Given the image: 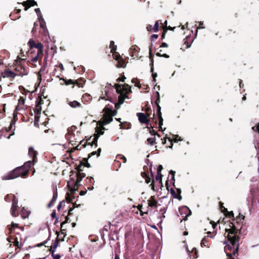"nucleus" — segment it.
<instances>
[{
  "label": "nucleus",
  "mask_w": 259,
  "mask_h": 259,
  "mask_svg": "<svg viewBox=\"0 0 259 259\" xmlns=\"http://www.w3.org/2000/svg\"><path fill=\"white\" fill-rule=\"evenodd\" d=\"M232 229H225V236L227 238V242L224 247V250L229 259H235L233 257L236 254H238L239 249V242L240 240V231L234 226Z\"/></svg>",
  "instance_id": "1"
},
{
  "label": "nucleus",
  "mask_w": 259,
  "mask_h": 259,
  "mask_svg": "<svg viewBox=\"0 0 259 259\" xmlns=\"http://www.w3.org/2000/svg\"><path fill=\"white\" fill-rule=\"evenodd\" d=\"M31 167V160L24 163V165L18 166L13 170L10 171L7 175L3 176L2 179L3 180H13L21 177L23 178H27L28 176V172Z\"/></svg>",
  "instance_id": "2"
},
{
  "label": "nucleus",
  "mask_w": 259,
  "mask_h": 259,
  "mask_svg": "<svg viewBox=\"0 0 259 259\" xmlns=\"http://www.w3.org/2000/svg\"><path fill=\"white\" fill-rule=\"evenodd\" d=\"M114 88L116 89V92L119 94L118 99V103L122 104L124 100L128 98V94L132 92L131 87L128 84H120L115 83Z\"/></svg>",
  "instance_id": "3"
},
{
  "label": "nucleus",
  "mask_w": 259,
  "mask_h": 259,
  "mask_svg": "<svg viewBox=\"0 0 259 259\" xmlns=\"http://www.w3.org/2000/svg\"><path fill=\"white\" fill-rule=\"evenodd\" d=\"M77 170V173L76 175V179L75 181L73 178H71V180L73 181V185H74L73 189L70 190L72 191V193H74V191L78 190L80 182L81 181L82 179L84 178L86 176L85 174L83 172L82 169H76Z\"/></svg>",
  "instance_id": "4"
},
{
  "label": "nucleus",
  "mask_w": 259,
  "mask_h": 259,
  "mask_svg": "<svg viewBox=\"0 0 259 259\" xmlns=\"http://www.w3.org/2000/svg\"><path fill=\"white\" fill-rule=\"evenodd\" d=\"M28 45L30 48V51H32L33 49H37L36 53H38V55L43 53L44 46L38 41L34 40L33 39H30L28 42Z\"/></svg>",
  "instance_id": "5"
},
{
  "label": "nucleus",
  "mask_w": 259,
  "mask_h": 259,
  "mask_svg": "<svg viewBox=\"0 0 259 259\" xmlns=\"http://www.w3.org/2000/svg\"><path fill=\"white\" fill-rule=\"evenodd\" d=\"M245 217L241 214L240 213H239L238 216L236 217V219H235V222H230L229 224V229H232L233 228V226H234L236 228H238L240 231V234L241 233V229L242 228V226L241 225V223H242V221L244 220Z\"/></svg>",
  "instance_id": "6"
},
{
  "label": "nucleus",
  "mask_w": 259,
  "mask_h": 259,
  "mask_svg": "<svg viewBox=\"0 0 259 259\" xmlns=\"http://www.w3.org/2000/svg\"><path fill=\"white\" fill-rule=\"evenodd\" d=\"M165 186L166 187V189L168 191H170V192L171 194V195L173 196L174 198L178 199L179 200H181L182 199V197L181 195V190L180 188H177L176 190L177 192V193H176L174 189L172 188H171L170 189H169V185L168 183V180L166 181L165 183Z\"/></svg>",
  "instance_id": "7"
},
{
  "label": "nucleus",
  "mask_w": 259,
  "mask_h": 259,
  "mask_svg": "<svg viewBox=\"0 0 259 259\" xmlns=\"http://www.w3.org/2000/svg\"><path fill=\"white\" fill-rule=\"evenodd\" d=\"M137 116L138 117V119L141 123L145 124L146 125L149 124L150 118L149 115H146L143 113H137Z\"/></svg>",
  "instance_id": "8"
},
{
  "label": "nucleus",
  "mask_w": 259,
  "mask_h": 259,
  "mask_svg": "<svg viewBox=\"0 0 259 259\" xmlns=\"http://www.w3.org/2000/svg\"><path fill=\"white\" fill-rule=\"evenodd\" d=\"M149 169H150V176H149V175H148L145 178V182L147 184H149L151 182V180L152 179V183H151V184H150V186H151L152 190H153V191H155V185H154V174H153V172L152 171V168L150 167Z\"/></svg>",
  "instance_id": "9"
},
{
  "label": "nucleus",
  "mask_w": 259,
  "mask_h": 259,
  "mask_svg": "<svg viewBox=\"0 0 259 259\" xmlns=\"http://www.w3.org/2000/svg\"><path fill=\"white\" fill-rule=\"evenodd\" d=\"M37 152L34 150L33 148L29 147L28 149V155L30 157H32L31 166L34 165L37 162Z\"/></svg>",
  "instance_id": "10"
},
{
  "label": "nucleus",
  "mask_w": 259,
  "mask_h": 259,
  "mask_svg": "<svg viewBox=\"0 0 259 259\" xmlns=\"http://www.w3.org/2000/svg\"><path fill=\"white\" fill-rule=\"evenodd\" d=\"M1 75L3 78L7 77L10 78L11 80H13L17 75V74L9 69H6L2 72Z\"/></svg>",
  "instance_id": "11"
},
{
  "label": "nucleus",
  "mask_w": 259,
  "mask_h": 259,
  "mask_svg": "<svg viewBox=\"0 0 259 259\" xmlns=\"http://www.w3.org/2000/svg\"><path fill=\"white\" fill-rule=\"evenodd\" d=\"M89 158H88V157L87 158H83L82 159L79 161V163L78 165L75 164V169H81V167H82V166H85L88 168L91 167V164L88 162Z\"/></svg>",
  "instance_id": "12"
},
{
  "label": "nucleus",
  "mask_w": 259,
  "mask_h": 259,
  "mask_svg": "<svg viewBox=\"0 0 259 259\" xmlns=\"http://www.w3.org/2000/svg\"><path fill=\"white\" fill-rule=\"evenodd\" d=\"M163 169V166L162 165H159L157 169V175L155 177V180L159 182L160 184L161 187H163L162 182V175L161 174V170Z\"/></svg>",
  "instance_id": "13"
},
{
  "label": "nucleus",
  "mask_w": 259,
  "mask_h": 259,
  "mask_svg": "<svg viewBox=\"0 0 259 259\" xmlns=\"http://www.w3.org/2000/svg\"><path fill=\"white\" fill-rule=\"evenodd\" d=\"M24 7V10L27 11L29 8L32 6H37V2L34 0H27L22 4Z\"/></svg>",
  "instance_id": "14"
},
{
  "label": "nucleus",
  "mask_w": 259,
  "mask_h": 259,
  "mask_svg": "<svg viewBox=\"0 0 259 259\" xmlns=\"http://www.w3.org/2000/svg\"><path fill=\"white\" fill-rule=\"evenodd\" d=\"M179 210L181 214L183 213H184L186 214V215L185 217V218L184 219V220L186 221L188 219V217L190 216L192 212L191 210L187 207V206H183L181 208L179 209Z\"/></svg>",
  "instance_id": "15"
},
{
  "label": "nucleus",
  "mask_w": 259,
  "mask_h": 259,
  "mask_svg": "<svg viewBox=\"0 0 259 259\" xmlns=\"http://www.w3.org/2000/svg\"><path fill=\"white\" fill-rule=\"evenodd\" d=\"M148 206L151 208H156L158 206V202L155 199L154 196H152L148 200Z\"/></svg>",
  "instance_id": "16"
},
{
  "label": "nucleus",
  "mask_w": 259,
  "mask_h": 259,
  "mask_svg": "<svg viewBox=\"0 0 259 259\" xmlns=\"http://www.w3.org/2000/svg\"><path fill=\"white\" fill-rule=\"evenodd\" d=\"M152 44L151 43V45L149 46V59L150 60V65L151 66V72H153L154 71V59H153V56L154 55L152 54Z\"/></svg>",
  "instance_id": "17"
},
{
  "label": "nucleus",
  "mask_w": 259,
  "mask_h": 259,
  "mask_svg": "<svg viewBox=\"0 0 259 259\" xmlns=\"http://www.w3.org/2000/svg\"><path fill=\"white\" fill-rule=\"evenodd\" d=\"M43 56V53H41V54H39L38 53H36V55L33 57L32 58L30 61V63L36 66V65H34V63L36 62L37 61L40 62L41 58Z\"/></svg>",
  "instance_id": "18"
},
{
  "label": "nucleus",
  "mask_w": 259,
  "mask_h": 259,
  "mask_svg": "<svg viewBox=\"0 0 259 259\" xmlns=\"http://www.w3.org/2000/svg\"><path fill=\"white\" fill-rule=\"evenodd\" d=\"M112 106L108 104L106 105L103 110V111L105 113L104 115H110L112 112Z\"/></svg>",
  "instance_id": "19"
},
{
  "label": "nucleus",
  "mask_w": 259,
  "mask_h": 259,
  "mask_svg": "<svg viewBox=\"0 0 259 259\" xmlns=\"http://www.w3.org/2000/svg\"><path fill=\"white\" fill-rule=\"evenodd\" d=\"M57 197H58L57 191H54L53 192V196L52 199L51 200V201L50 202V203L48 204V207L51 208L52 206H53L54 205V204L57 199Z\"/></svg>",
  "instance_id": "20"
},
{
  "label": "nucleus",
  "mask_w": 259,
  "mask_h": 259,
  "mask_svg": "<svg viewBox=\"0 0 259 259\" xmlns=\"http://www.w3.org/2000/svg\"><path fill=\"white\" fill-rule=\"evenodd\" d=\"M175 138L173 139H171L170 138H168V140L170 142V145L168 146V148H172L173 144L172 142H174L175 143L178 142V141H182V139L180 137H179L178 135H175Z\"/></svg>",
  "instance_id": "21"
},
{
  "label": "nucleus",
  "mask_w": 259,
  "mask_h": 259,
  "mask_svg": "<svg viewBox=\"0 0 259 259\" xmlns=\"http://www.w3.org/2000/svg\"><path fill=\"white\" fill-rule=\"evenodd\" d=\"M68 104L73 108L82 107L81 104L75 100L73 101H68Z\"/></svg>",
  "instance_id": "22"
},
{
  "label": "nucleus",
  "mask_w": 259,
  "mask_h": 259,
  "mask_svg": "<svg viewBox=\"0 0 259 259\" xmlns=\"http://www.w3.org/2000/svg\"><path fill=\"white\" fill-rule=\"evenodd\" d=\"M156 115L158 117V120L160 122V124H163V119L162 117V113L161 112V107L160 106H158L156 109Z\"/></svg>",
  "instance_id": "23"
},
{
  "label": "nucleus",
  "mask_w": 259,
  "mask_h": 259,
  "mask_svg": "<svg viewBox=\"0 0 259 259\" xmlns=\"http://www.w3.org/2000/svg\"><path fill=\"white\" fill-rule=\"evenodd\" d=\"M126 66L125 61L122 57L117 61V63L116 65L117 68H125Z\"/></svg>",
  "instance_id": "24"
},
{
  "label": "nucleus",
  "mask_w": 259,
  "mask_h": 259,
  "mask_svg": "<svg viewBox=\"0 0 259 259\" xmlns=\"http://www.w3.org/2000/svg\"><path fill=\"white\" fill-rule=\"evenodd\" d=\"M103 124L104 125H106L107 124H109L113 120V117L112 116L110 115H104L103 116Z\"/></svg>",
  "instance_id": "25"
},
{
  "label": "nucleus",
  "mask_w": 259,
  "mask_h": 259,
  "mask_svg": "<svg viewBox=\"0 0 259 259\" xmlns=\"http://www.w3.org/2000/svg\"><path fill=\"white\" fill-rule=\"evenodd\" d=\"M238 33L236 32V31H234L232 29H229L227 31L226 35L229 38H236L238 35Z\"/></svg>",
  "instance_id": "26"
},
{
  "label": "nucleus",
  "mask_w": 259,
  "mask_h": 259,
  "mask_svg": "<svg viewBox=\"0 0 259 259\" xmlns=\"http://www.w3.org/2000/svg\"><path fill=\"white\" fill-rule=\"evenodd\" d=\"M85 80L82 78H79L78 79L74 80V84L76 85L79 88H82L83 84L85 83Z\"/></svg>",
  "instance_id": "27"
},
{
  "label": "nucleus",
  "mask_w": 259,
  "mask_h": 259,
  "mask_svg": "<svg viewBox=\"0 0 259 259\" xmlns=\"http://www.w3.org/2000/svg\"><path fill=\"white\" fill-rule=\"evenodd\" d=\"M30 212L23 207L20 211V214L21 217L24 219L28 217Z\"/></svg>",
  "instance_id": "28"
},
{
  "label": "nucleus",
  "mask_w": 259,
  "mask_h": 259,
  "mask_svg": "<svg viewBox=\"0 0 259 259\" xmlns=\"http://www.w3.org/2000/svg\"><path fill=\"white\" fill-rule=\"evenodd\" d=\"M92 99V96L88 93L84 94L81 98L82 101L86 103H89Z\"/></svg>",
  "instance_id": "29"
},
{
  "label": "nucleus",
  "mask_w": 259,
  "mask_h": 259,
  "mask_svg": "<svg viewBox=\"0 0 259 259\" xmlns=\"http://www.w3.org/2000/svg\"><path fill=\"white\" fill-rule=\"evenodd\" d=\"M120 128L121 129H130L131 128L132 124L131 123L128 122H123L120 123Z\"/></svg>",
  "instance_id": "30"
},
{
  "label": "nucleus",
  "mask_w": 259,
  "mask_h": 259,
  "mask_svg": "<svg viewBox=\"0 0 259 259\" xmlns=\"http://www.w3.org/2000/svg\"><path fill=\"white\" fill-rule=\"evenodd\" d=\"M59 239L57 237L56 238V240L55 242L53 243V245L51 246V248L50 249V251H55L56 249L59 245Z\"/></svg>",
  "instance_id": "31"
},
{
  "label": "nucleus",
  "mask_w": 259,
  "mask_h": 259,
  "mask_svg": "<svg viewBox=\"0 0 259 259\" xmlns=\"http://www.w3.org/2000/svg\"><path fill=\"white\" fill-rule=\"evenodd\" d=\"M16 121V120L15 119V117H14V118L11 120V123H10V126H9V127L8 128H5V130L3 129L1 131V132L4 133V131H5L6 132H8L10 131L12 129L13 125H14L15 124Z\"/></svg>",
  "instance_id": "32"
},
{
  "label": "nucleus",
  "mask_w": 259,
  "mask_h": 259,
  "mask_svg": "<svg viewBox=\"0 0 259 259\" xmlns=\"http://www.w3.org/2000/svg\"><path fill=\"white\" fill-rule=\"evenodd\" d=\"M99 138V135L98 134H95L94 138L93 139V140L91 143L89 142V145H91V146H93L94 145H95L96 147L98 146V139Z\"/></svg>",
  "instance_id": "33"
},
{
  "label": "nucleus",
  "mask_w": 259,
  "mask_h": 259,
  "mask_svg": "<svg viewBox=\"0 0 259 259\" xmlns=\"http://www.w3.org/2000/svg\"><path fill=\"white\" fill-rule=\"evenodd\" d=\"M110 48L111 49V53L114 54L116 53V51L117 50V46L115 45L114 41L111 40L110 42Z\"/></svg>",
  "instance_id": "34"
},
{
  "label": "nucleus",
  "mask_w": 259,
  "mask_h": 259,
  "mask_svg": "<svg viewBox=\"0 0 259 259\" xmlns=\"http://www.w3.org/2000/svg\"><path fill=\"white\" fill-rule=\"evenodd\" d=\"M18 207H11V214L13 217H16L18 215Z\"/></svg>",
  "instance_id": "35"
},
{
  "label": "nucleus",
  "mask_w": 259,
  "mask_h": 259,
  "mask_svg": "<svg viewBox=\"0 0 259 259\" xmlns=\"http://www.w3.org/2000/svg\"><path fill=\"white\" fill-rule=\"evenodd\" d=\"M91 137H90L89 139H88L87 140H86V141H84V140L80 141L79 145H81V146H80L81 148H85L87 144L89 145V141L91 139Z\"/></svg>",
  "instance_id": "36"
},
{
  "label": "nucleus",
  "mask_w": 259,
  "mask_h": 259,
  "mask_svg": "<svg viewBox=\"0 0 259 259\" xmlns=\"http://www.w3.org/2000/svg\"><path fill=\"white\" fill-rule=\"evenodd\" d=\"M41 111V105L36 104L35 105V108L34 109V111L36 114H40Z\"/></svg>",
  "instance_id": "37"
},
{
  "label": "nucleus",
  "mask_w": 259,
  "mask_h": 259,
  "mask_svg": "<svg viewBox=\"0 0 259 259\" xmlns=\"http://www.w3.org/2000/svg\"><path fill=\"white\" fill-rule=\"evenodd\" d=\"M225 216L227 218L232 219V221H235L234 215L233 211H228L226 213Z\"/></svg>",
  "instance_id": "38"
},
{
  "label": "nucleus",
  "mask_w": 259,
  "mask_h": 259,
  "mask_svg": "<svg viewBox=\"0 0 259 259\" xmlns=\"http://www.w3.org/2000/svg\"><path fill=\"white\" fill-rule=\"evenodd\" d=\"M18 227H19V226H18V224H16V223H14L13 222L11 224V227H9V234H11L12 233L13 229H14V228H18Z\"/></svg>",
  "instance_id": "39"
},
{
  "label": "nucleus",
  "mask_w": 259,
  "mask_h": 259,
  "mask_svg": "<svg viewBox=\"0 0 259 259\" xmlns=\"http://www.w3.org/2000/svg\"><path fill=\"white\" fill-rule=\"evenodd\" d=\"M132 82L135 83V86L139 88H141V84L139 80L137 78H133L132 80Z\"/></svg>",
  "instance_id": "40"
},
{
  "label": "nucleus",
  "mask_w": 259,
  "mask_h": 259,
  "mask_svg": "<svg viewBox=\"0 0 259 259\" xmlns=\"http://www.w3.org/2000/svg\"><path fill=\"white\" fill-rule=\"evenodd\" d=\"M13 197L11 207H18V200L16 199L14 195H13Z\"/></svg>",
  "instance_id": "41"
},
{
  "label": "nucleus",
  "mask_w": 259,
  "mask_h": 259,
  "mask_svg": "<svg viewBox=\"0 0 259 259\" xmlns=\"http://www.w3.org/2000/svg\"><path fill=\"white\" fill-rule=\"evenodd\" d=\"M159 21H156L155 23L154 26L153 28V31L157 32L159 30Z\"/></svg>",
  "instance_id": "42"
},
{
  "label": "nucleus",
  "mask_w": 259,
  "mask_h": 259,
  "mask_svg": "<svg viewBox=\"0 0 259 259\" xmlns=\"http://www.w3.org/2000/svg\"><path fill=\"white\" fill-rule=\"evenodd\" d=\"M147 142H148V144L152 146L156 143L155 138H149L147 139Z\"/></svg>",
  "instance_id": "43"
},
{
  "label": "nucleus",
  "mask_w": 259,
  "mask_h": 259,
  "mask_svg": "<svg viewBox=\"0 0 259 259\" xmlns=\"http://www.w3.org/2000/svg\"><path fill=\"white\" fill-rule=\"evenodd\" d=\"M15 70L17 71H19L20 74L23 75V72L25 71V69L22 66H18L15 68Z\"/></svg>",
  "instance_id": "44"
},
{
  "label": "nucleus",
  "mask_w": 259,
  "mask_h": 259,
  "mask_svg": "<svg viewBox=\"0 0 259 259\" xmlns=\"http://www.w3.org/2000/svg\"><path fill=\"white\" fill-rule=\"evenodd\" d=\"M116 158L117 159H118L119 160H122V162L123 163H125L126 161V158L125 156H124L123 155H121V154H119V155H117L116 156Z\"/></svg>",
  "instance_id": "45"
},
{
  "label": "nucleus",
  "mask_w": 259,
  "mask_h": 259,
  "mask_svg": "<svg viewBox=\"0 0 259 259\" xmlns=\"http://www.w3.org/2000/svg\"><path fill=\"white\" fill-rule=\"evenodd\" d=\"M38 20H39V21L40 27L44 29L46 28V23H45L43 18H40V19H38Z\"/></svg>",
  "instance_id": "46"
},
{
  "label": "nucleus",
  "mask_w": 259,
  "mask_h": 259,
  "mask_svg": "<svg viewBox=\"0 0 259 259\" xmlns=\"http://www.w3.org/2000/svg\"><path fill=\"white\" fill-rule=\"evenodd\" d=\"M74 198V197L71 196L69 193H67L66 196V200L68 201V203L72 202L73 198Z\"/></svg>",
  "instance_id": "47"
},
{
  "label": "nucleus",
  "mask_w": 259,
  "mask_h": 259,
  "mask_svg": "<svg viewBox=\"0 0 259 259\" xmlns=\"http://www.w3.org/2000/svg\"><path fill=\"white\" fill-rule=\"evenodd\" d=\"M69 215H67L65 217V220L63 222H62L61 224V228H63V225L66 223H69L71 222V220L69 217Z\"/></svg>",
  "instance_id": "48"
},
{
  "label": "nucleus",
  "mask_w": 259,
  "mask_h": 259,
  "mask_svg": "<svg viewBox=\"0 0 259 259\" xmlns=\"http://www.w3.org/2000/svg\"><path fill=\"white\" fill-rule=\"evenodd\" d=\"M113 58L117 61H118L121 58H122V57L120 55V54L118 52H116V53L113 54Z\"/></svg>",
  "instance_id": "49"
},
{
  "label": "nucleus",
  "mask_w": 259,
  "mask_h": 259,
  "mask_svg": "<svg viewBox=\"0 0 259 259\" xmlns=\"http://www.w3.org/2000/svg\"><path fill=\"white\" fill-rule=\"evenodd\" d=\"M156 94L157 96V99L155 101V104L156 105V107H158V106H159V103H160V94L158 92H156Z\"/></svg>",
  "instance_id": "50"
},
{
  "label": "nucleus",
  "mask_w": 259,
  "mask_h": 259,
  "mask_svg": "<svg viewBox=\"0 0 259 259\" xmlns=\"http://www.w3.org/2000/svg\"><path fill=\"white\" fill-rule=\"evenodd\" d=\"M162 29H164V30L166 29V32H167L168 30L174 31L176 27H172L170 26H162Z\"/></svg>",
  "instance_id": "51"
},
{
  "label": "nucleus",
  "mask_w": 259,
  "mask_h": 259,
  "mask_svg": "<svg viewBox=\"0 0 259 259\" xmlns=\"http://www.w3.org/2000/svg\"><path fill=\"white\" fill-rule=\"evenodd\" d=\"M208 245V241L205 239V238H203L201 242V246L202 247L206 246L207 247Z\"/></svg>",
  "instance_id": "52"
},
{
  "label": "nucleus",
  "mask_w": 259,
  "mask_h": 259,
  "mask_svg": "<svg viewBox=\"0 0 259 259\" xmlns=\"http://www.w3.org/2000/svg\"><path fill=\"white\" fill-rule=\"evenodd\" d=\"M53 259H60L61 255L59 254H55V251H50Z\"/></svg>",
  "instance_id": "53"
},
{
  "label": "nucleus",
  "mask_w": 259,
  "mask_h": 259,
  "mask_svg": "<svg viewBox=\"0 0 259 259\" xmlns=\"http://www.w3.org/2000/svg\"><path fill=\"white\" fill-rule=\"evenodd\" d=\"M35 13H36L38 17V19H40V18H42V16L41 15V13L40 12V10L39 8H36L35 9Z\"/></svg>",
  "instance_id": "54"
},
{
  "label": "nucleus",
  "mask_w": 259,
  "mask_h": 259,
  "mask_svg": "<svg viewBox=\"0 0 259 259\" xmlns=\"http://www.w3.org/2000/svg\"><path fill=\"white\" fill-rule=\"evenodd\" d=\"M63 80L65 81V84L66 85H70V84H74V80H72V79H68V80H66V79H63Z\"/></svg>",
  "instance_id": "55"
},
{
  "label": "nucleus",
  "mask_w": 259,
  "mask_h": 259,
  "mask_svg": "<svg viewBox=\"0 0 259 259\" xmlns=\"http://www.w3.org/2000/svg\"><path fill=\"white\" fill-rule=\"evenodd\" d=\"M176 172L172 170L169 171V174L171 175V180L173 181V185L175 186V175Z\"/></svg>",
  "instance_id": "56"
},
{
  "label": "nucleus",
  "mask_w": 259,
  "mask_h": 259,
  "mask_svg": "<svg viewBox=\"0 0 259 259\" xmlns=\"http://www.w3.org/2000/svg\"><path fill=\"white\" fill-rule=\"evenodd\" d=\"M192 253L194 252V256H193L194 258H197L198 257V252L196 248L194 247L192 249Z\"/></svg>",
  "instance_id": "57"
},
{
  "label": "nucleus",
  "mask_w": 259,
  "mask_h": 259,
  "mask_svg": "<svg viewBox=\"0 0 259 259\" xmlns=\"http://www.w3.org/2000/svg\"><path fill=\"white\" fill-rule=\"evenodd\" d=\"M144 111L145 112V114L146 115H147V114H149V117H150V116H151V108L149 107H148L147 108H146L145 109H144Z\"/></svg>",
  "instance_id": "58"
},
{
  "label": "nucleus",
  "mask_w": 259,
  "mask_h": 259,
  "mask_svg": "<svg viewBox=\"0 0 259 259\" xmlns=\"http://www.w3.org/2000/svg\"><path fill=\"white\" fill-rule=\"evenodd\" d=\"M156 55L157 56H158V57H164L165 58H169V56L167 55L166 54H161L160 52H157L156 54Z\"/></svg>",
  "instance_id": "59"
},
{
  "label": "nucleus",
  "mask_w": 259,
  "mask_h": 259,
  "mask_svg": "<svg viewBox=\"0 0 259 259\" xmlns=\"http://www.w3.org/2000/svg\"><path fill=\"white\" fill-rule=\"evenodd\" d=\"M75 205H76V203H73V206L72 207H70L69 208V209L68 210V215H71L72 214V210L74 209V208L75 207Z\"/></svg>",
  "instance_id": "60"
},
{
  "label": "nucleus",
  "mask_w": 259,
  "mask_h": 259,
  "mask_svg": "<svg viewBox=\"0 0 259 259\" xmlns=\"http://www.w3.org/2000/svg\"><path fill=\"white\" fill-rule=\"evenodd\" d=\"M43 103H44L43 99L41 98V97H38V99H37V100L36 101V104L41 105Z\"/></svg>",
  "instance_id": "61"
},
{
  "label": "nucleus",
  "mask_w": 259,
  "mask_h": 259,
  "mask_svg": "<svg viewBox=\"0 0 259 259\" xmlns=\"http://www.w3.org/2000/svg\"><path fill=\"white\" fill-rule=\"evenodd\" d=\"M114 166L116 167H117L118 168L120 167L121 166V162L120 161L116 158V159L114 161Z\"/></svg>",
  "instance_id": "62"
},
{
  "label": "nucleus",
  "mask_w": 259,
  "mask_h": 259,
  "mask_svg": "<svg viewBox=\"0 0 259 259\" xmlns=\"http://www.w3.org/2000/svg\"><path fill=\"white\" fill-rule=\"evenodd\" d=\"M190 38H188L187 37L186 38V40H185L184 44L186 46V48H188L191 46V42H188V39H190Z\"/></svg>",
  "instance_id": "63"
},
{
  "label": "nucleus",
  "mask_w": 259,
  "mask_h": 259,
  "mask_svg": "<svg viewBox=\"0 0 259 259\" xmlns=\"http://www.w3.org/2000/svg\"><path fill=\"white\" fill-rule=\"evenodd\" d=\"M252 130L254 132H258L259 133V123H258L256 125L252 127Z\"/></svg>",
  "instance_id": "64"
}]
</instances>
